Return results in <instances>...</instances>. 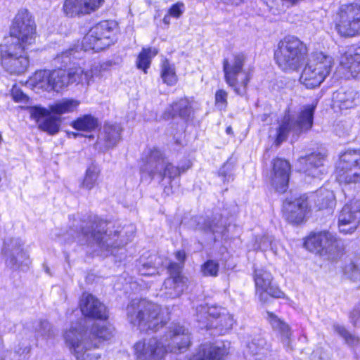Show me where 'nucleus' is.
I'll return each mask as SVG.
<instances>
[{
	"label": "nucleus",
	"instance_id": "nucleus-1",
	"mask_svg": "<svg viewBox=\"0 0 360 360\" xmlns=\"http://www.w3.org/2000/svg\"><path fill=\"white\" fill-rule=\"evenodd\" d=\"M74 229L70 228L67 235L76 240L80 244H96L100 248L110 251V248H119L127 244L133 238L136 227L132 224L117 226L113 231L107 233L108 224L96 217H88V220H82L78 229L77 225ZM111 250V253H112Z\"/></svg>",
	"mask_w": 360,
	"mask_h": 360
},
{
	"label": "nucleus",
	"instance_id": "nucleus-2",
	"mask_svg": "<svg viewBox=\"0 0 360 360\" xmlns=\"http://www.w3.org/2000/svg\"><path fill=\"white\" fill-rule=\"evenodd\" d=\"M112 335L110 327L96 323L89 330H84L79 323L66 331L64 338L77 360H98L101 354L92 352V349L98 348L102 341L109 340Z\"/></svg>",
	"mask_w": 360,
	"mask_h": 360
},
{
	"label": "nucleus",
	"instance_id": "nucleus-3",
	"mask_svg": "<svg viewBox=\"0 0 360 360\" xmlns=\"http://www.w3.org/2000/svg\"><path fill=\"white\" fill-rule=\"evenodd\" d=\"M127 319L141 330H157L165 324L161 309L146 300H133L126 309Z\"/></svg>",
	"mask_w": 360,
	"mask_h": 360
},
{
	"label": "nucleus",
	"instance_id": "nucleus-4",
	"mask_svg": "<svg viewBox=\"0 0 360 360\" xmlns=\"http://www.w3.org/2000/svg\"><path fill=\"white\" fill-rule=\"evenodd\" d=\"M307 48L294 36L285 37L279 41L274 53L276 63L285 72L297 71L304 64Z\"/></svg>",
	"mask_w": 360,
	"mask_h": 360
},
{
	"label": "nucleus",
	"instance_id": "nucleus-5",
	"mask_svg": "<svg viewBox=\"0 0 360 360\" xmlns=\"http://www.w3.org/2000/svg\"><path fill=\"white\" fill-rule=\"evenodd\" d=\"M143 161L145 164L141 169L142 172L146 173L152 179L157 176L161 181L168 179L169 183L180 176L181 173L185 172L190 167L189 165L181 167L174 166L169 162L165 154L156 148L148 150L143 158Z\"/></svg>",
	"mask_w": 360,
	"mask_h": 360
},
{
	"label": "nucleus",
	"instance_id": "nucleus-6",
	"mask_svg": "<svg viewBox=\"0 0 360 360\" xmlns=\"http://www.w3.org/2000/svg\"><path fill=\"white\" fill-rule=\"evenodd\" d=\"M316 103H311L302 107L296 119L292 118L289 111L285 112L279 122L276 129L275 144L278 146L288 139V134L298 136L302 132L311 129L314 122V114Z\"/></svg>",
	"mask_w": 360,
	"mask_h": 360
},
{
	"label": "nucleus",
	"instance_id": "nucleus-7",
	"mask_svg": "<svg viewBox=\"0 0 360 360\" xmlns=\"http://www.w3.org/2000/svg\"><path fill=\"white\" fill-rule=\"evenodd\" d=\"M246 57L243 53L234 56L233 61L230 63L228 59L223 61V71L226 84L240 96L246 93L247 86L250 79V73L243 68Z\"/></svg>",
	"mask_w": 360,
	"mask_h": 360
},
{
	"label": "nucleus",
	"instance_id": "nucleus-8",
	"mask_svg": "<svg viewBox=\"0 0 360 360\" xmlns=\"http://www.w3.org/2000/svg\"><path fill=\"white\" fill-rule=\"evenodd\" d=\"M116 27L113 21H101L92 27L84 37L82 41V49L85 51L94 50L100 51L109 46L112 40L111 37Z\"/></svg>",
	"mask_w": 360,
	"mask_h": 360
},
{
	"label": "nucleus",
	"instance_id": "nucleus-9",
	"mask_svg": "<svg viewBox=\"0 0 360 360\" xmlns=\"http://www.w3.org/2000/svg\"><path fill=\"white\" fill-rule=\"evenodd\" d=\"M197 317L199 322L207 321V329L214 328L219 334H224L231 329L234 320L225 309L217 307L200 305L197 307Z\"/></svg>",
	"mask_w": 360,
	"mask_h": 360
},
{
	"label": "nucleus",
	"instance_id": "nucleus-10",
	"mask_svg": "<svg viewBox=\"0 0 360 360\" xmlns=\"http://www.w3.org/2000/svg\"><path fill=\"white\" fill-rule=\"evenodd\" d=\"M305 248L312 252L326 256L328 259H336L342 253V249L334 236L329 231L311 233L304 242Z\"/></svg>",
	"mask_w": 360,
	"mask_h": 360
},
{
	"label": "nucleus",
	"instance_id": "nucleus-11",
	"mask_svg": "<svg viewBox=\"0 0 360 360\" xmlns=\"http://www.w3.org/2000/svg\"><path fill=\"white\" fill-rule=\"evenodd\" d=\"M335 29L344 37L360 34V6L356 4L342 5L335 18Z\"/></svg>",
	"mask_w": 360,
	"mask_h": 360
},
{
	"label": "nucleus",
	"instance_id": "nucleus-12",
	"mask_svg": "<svg viewBox=\"0 0 360 360\" xmlns=\"http://www.w3.org/2000/svg\"><path fill=\"white\" fill-rule=\"evenodd\" d=\"M11 35L20 39L22 44L30 45L34 43L36 25L27 10L18 11L11 28Z\"/></svg>",
	"mask_w": 360,
	"mask_h": 360
},
{
	"label": "nucleus",
	"instance_id": "nucleus-13",
	"mask_svg": "<svg viewBox=\"0 0 360 360\" xmlns=\"http://www.w3.org/2000/svg\"><path fill=\"white\" fill-rule=\"evenodd\" d=\"M22 246L23 243L20 238H11L4 242L2 252L6 257V264L10 268L15 269L29 266V256Z\"/></svg>",
	"mask_w": 360,
	"mask_h": 360
},
{
	"label": "nucleus",
	"instance_id": "nucleus-14",
	"mask_svg": "<svg viewBox=\"0 0 360 360\" xmlns=\"http://www.w3.org/2000/svg\"><path fill=\"white\" fill-rule=\"evenodd\" d=\"M360 223V200H354L345 205L338 217L340 232L352 233Z\"/></svg>",
	"mask_w": 360,
	"mask_h": 360
},
{
	"label": "nucleus",
	"instance_id": "nucleus-15",
	"mask_svg": "<svg viewBox=\"0 0 360 360\" xmlns=\"http://www.w3.org/2000/svg\"><path fill=\"white\" fill-rule=\"evenodd\" d=\"M291 166L288 161L276 158L272 162L270 181L272 186L279 193H284L288 188Z\"/></svg>",
	"mask_w": 360,
	"mask_h": 360
},
{
	"label": "nucleus",
	"instance_id": "nucleus-16",
	"mask_svg": "<svg viewBox=\"0 0 360 360\" xmlns=\"http://www.w3.org/2000/svg\"><path fill=\"white\" fill-rule=\"evenodd\" d=\"M134 347L139 360H162L166 354L165 345L155 338L137 342Z\"/></svg>",
	"mask_w": 360,
	"mask_h": 360
},
{
	"label": "nucleus",
	"instance_id": "nucleus-17",
	"mask_svg": "<svg viewBox=\"0 0 360 360\" xmlns=\"http://www.w3.org/2000/svg\"><path fill=\"white\" fill-rule=\"evenodd\" d=\"M190 334L188 330L179 324H173L166 335L165 345L172 352H181L190 345Z\"/></svg>",
	"mask_w": 360,
	"mask_h": 360
},
{
	"label": "nucleus",
	"instance_id": "nucleus-18",
	"mask_svg": "<svg viewBox=\"0 0 360 360\" xmlns=\"http://www.w3.org/2000/svg\"><path fill=\"white\" fill-rule=\"evenodd\" d=\"M307 207V198L304 195L293 200L286 199L283 205L284 217L290 223L300 224L305 217Z\"/></svg>",
	"mask_w": 360,
	"mask_h": 360
},
{
	"label": "nucleus",
	"instance_id": "nucleus-19",
	"mask_svg": "<svg viewBox=\"0 0 360 360\" xmlns=\"http://www.w3.org/2000/svg\"><path fill=\"white\" fill-rule=\"evenodd\" d=\"M79 305L82 314L86 317L101 320L108 317L105 306L91 294L84 293Z\"/></svg>",
	"mask_w": 360,
	"mask_h": 360
},
{
	"label": "nucleus",
	"instance_id": "nucleus-20",
	"mask_svg": "<svg viewBox=\"0 0 360 360\" xmlns=\"http://www.w3.org/2000/svg\"><path fill=\"white\" fill-rule=\"evenodd\" d=\"M254 280L257 292H260L259 297L266 295L275 298H281L284 293L276 286L272 284V276L264 269H255Z\"/></svg>",
	"mask_w": 360,
	"mask_h": 360
},
{
	"label": "nucleus",
	"instance_id": "nucleus-21",
	"mask_svg": "<svg viewBox=\"0 0 360 360\" xmlns=\"http://www.w3.org/2000/svg\"><path fill=\"white\" fill-rule=\"evenodd\" d=\"M122 131L120 124L105 123L98 136L96 148L105 150L114 147L120 141Z\"/></svg>",
	"mask_w": 360,
	"mask_h": 360
},
{
	"label": "nucleus",
	"instance_id": "nucleus-22",
	"mask_svg": "<svg viewBox=\"0 0 360 360\" xmlns=\"http://www.w3.org/2000/svg\"><path fill=\"white\" fill-rule=\"evenodd\" d=\"M325 158V155L321 153H312L305 157H301L298 159L300 169L308 176L319 177L326 172L323 165Z\"/></svg>",
	"mask_w": 360,
	"mask_h": 360
},
{
	"label": "nucleus",
	"instance_id": "nucleus-23",
	"mask_svg": "<svg viewBox=\"0 0 360 360\" xmlns=\"http://www.w3.org/2000/svg\"><path fill=\"white\" fill-rule=\"evenodd\" d=\"M229 349V343H205L199 347L193 355V360H220L228 354Z\"/></svg>",
	"mask_w": 360,
	"mask_h": 360
},
{
	"label": "nucleus",
	"instance_id": "nucleus-24",
	"mask_svg": "<svg viewBox=\"0 0 360 360\" xmlns=\"http://www.w3.org/2000/svg\"><path fill=\"white\" fill-rule=\"evenodd\" d=\"M102 1L103 0H65L63 11L70 17L89 13L97 9Z\"/></svg>",
	"mask_w": 360,
	"mask_h": 360
},
{
	"label": "nucleus",
	"instance_id": "nucleus-25",
	"mask_svg": "<svg viewBox=\"0 0 360 360\" xmlns=\"http://www.w3.org/2000/svg\"><path fill=\"white\" fill-rule=\"evenodd\" d=\"M358 92L352 87H341L333 94V105L340 110H347L356 105Z\"/></svg>",
	"mask_w": 360,
	"mask_h": 360
},
{
	"label": "nucleus",
	"instance_id": "nucleus-26",
	"mask_svg": "<svg viewBox=\"0 0 360 360\" xmlns=\"http://www.w3.org/2000/svg\"><path fill=\"white\" fill-rule=\"evenodd\" d=\"M186 281L184 276L167 278L161 288V295L171 299L179 297L186 288Z\"/></svg>",
	"mask_w": 360,
	"mask_h": 360
},
{
	"label": "nucleus",
	"instance_id": "nucleus-27",
	"mask_svg": "<svg viewBox=\"0 0 360 360\" xmlns=\"http://www.w3.org/2000/svg\"><path fill=\"white\" fill-rule=\"evenodd\" d=\"M333 64V58L322 52L313 53L309 58L307 65L311 66L315 70L326 79L330 74Z\"/></svg>",
	"mask_w": 360,
	"mask_h": 360
},
{
	"label": "nucleus",
	"instance_id": "nucleus-28",
	"mask_svg": "<svg viewBox=\"0 0 360 360\" xmlns=\"http://www.w3.org/2000/svg\"><path fill=\"white\" fill-rule=\"evenodd\" d=\"M198 229L205 233H210L213 235L223 236L226 231V223L224 221L221 214H215L212 219L200 218L198 221Z\"/></svg>",
	"mask_w": 360,
	"mask_h": 360
},
{
	"label": "nucleus",
	"instance_id": "nucleus-29",
	"mask_svg": "<svg viewBox=\"0 0 360 360\" xmlns=\"http://www.w3.org/2000/svg\"><path fill=\"white\" fill-rule=\"evenodd\" d=\"M28 45L22 44L20 39L11 36L10 39L0 46L1 60L15 57L20 54H26L25 50Z\"/></svg>",
	"mask_w": 360,
	"mask_h": 360
},
{
	"label": "nucleus",
	"instance_id": "nucleus-30",
	"mask_svg": "<svg viewBox=\"0 0 360 360\" xmlns=\"http://www.w3.org/2000/svg\"><path fill=\"white\" fill-rule=\"evenodd\" d=\"M1 65L11 74L20 75L24 73L30 64L27 54H20L15 57L5 58L1 60Z\"/></svg>",
	"mask_w": 360,
	"mask_h": 360
},
{
	"label": "nucleus",
	"instance_id": "nucleus-31",
	"mask_svg": "<svg viewBox=\"0 0 360 360\" xmlns=\"http://www.w3.org/2000/svg\"><path fill=\"white\" fill-rule=\"evenodd\" d=\"M267 316L268 321L274 330L279 333L283 345L291 349L290 336L292 333L290 326L273 313L268 311Z\"/></svg>",
	"mask_w": 360,
	"mask_h": 360
},
{
	"label": "nucleus",
	"instance_id": "nucleus-32",
	"mask_svg": "<svg viewBox=\"0 0 360 360\" xmlns=\"http://www.w3.org/2000/svg\"><path fill=\"white\" fill-rule=\"evenodd\" d=\"M340 63L349 70L352 77H358L360 75V47L345 52L340 57Z\"/></svg>",
	"mask_w": 360,
	"mask_h": 360
},
{
	"label": "nucleus",
	"instance_id": "nucleus-33",
	"mask_svg": "<svg viewBox=\"0 0 360 360\" xmlns=\"http://www.w3.org/2000/svg\"><path fill=\"white\" fill-rule=\"evenodd\" d=\"M314 207L318 210L329 209L335 207L336 201L332 191L321 188L312 195Z\"/></svg>",
	"mask_w": 360,
	"mask_h": 360
},
{
	"label": "nucleus",
	"instance_id": "nucleus-34",
	"mask_svg": "<svg viewBox=\"0 0 360 360\" xmlns=\"http://www.w3.org/2000/svg\"><path fill=\"white\" fill-rule=\"evenodd\" d=\"M161 265V259L156 255H150L148 258L141 257L136 264L139 274L142 276H153L158 273V266Z\"/></svg>",
	"mask_w": 360,
	"mask_h": 360
},
{
	"label": "nucleus",
	"instance_id": "nucleus-35",
	"mask_svg": "<svg viewBox=\"0 0 360 360\" xmlns=\"http://www.w3.org/2000/svg\"><path fill=\"white\" fill-rule=\"evenodd\" d=\"M248 352L252 356H257L256 359L261 360L271 352V345L262 337L254 338L247 346Z\"/></svg>",
	"mask_w": 360,
	"mask_h": 360
},
{
	"label": "nucleus",
	"instance_id": "nucleus-36",
	"mask_svg": "<svg viewBox=\"0 0 360 360\" xmlns=\"http://www.w3.org/2000/svg\"><path fill=\"white\" fill-rule=\"evenodd\" d=\"M325 78L319 74L318 70H314L311 66L306 65L300 78V82L307 89H314L319 86Z\"/></svg>",
	"mask_w": 360,
	"mask_h": 360
},
{
	"label": "nucleus",
	"instance_id": "nucleus-37",
	"mask_svg": "<svg viewBox=\"0 0 360 360\" xmlns=\"http://www.w3.org/2000/svg\"><path fill=\"white\" fill-rule=\"evenodd\" d=\"M336 179L340 184H356L360 181V167H348L346 169L336 166Z\"/></svg>",
	"mask_w": 360,
	"mask_h": 360
},
{
	"label": "nucleus",
	"instance_id": "nucleus-38",
	"mask_svg": "<svg viewBox=\"0 0 360 360\" xmlns=\"http://www.w3.org/2000/svg\"><path fill=\"white\" fill-rule=\"evenodd\" d=\"M30 84L35 88L46 91H53L51 83L50 70H39L35 72L30 79Z\"/></svg>",
	"mask_w": 360,
	"mask_h": 360
},
{
	"label": "nucleus",
	"instance_id": "nucleus-39",
	"mask_svg": "<svg viewBox=\"0 0 360 360\" xmlns=\"http://www.w3.org/2000/svg\"><path fill=\"white\" fill-rule=\"evenodd\" d=\"M80 104L78 100L63 98L49 105L51 112L62 115L73 112Z\"/></svg>",
	"mask_w": 360,
	"mask_h": 360
},
{
	"label": "nucleus",
	"instance_id": "nucleus-40",
	"mask_svg": "<svg viewBox=\"0 0 360 360\" xmlns=\"http://www.w3.org/2000/svg\"><path fill=\"white\" fill-rule=\"evenodd\" d=\"M336 166L346 169L348 167H360V150H347L340 156Z\"/></svg>",
	"mask_w": 360,
	"mask_h": 360
},
{
	"label": "nucleus",
	"instance_id": "nucleus-41",
	"mask_svg": "<svg viewBox=\"0 0 360 360\" xmlns=\"http://www.w3.org/2000/svg\"><path fill=\"white\" fill-rule=\"evenodd\" d=\"M67 75H68L69 84L81 83L86 84H89L94 76L92 70L85 71L81 67L70 68L67 72Z\"/></svg>",
	"mask_w": 360,
	"mask_h": 360
},
{
	"label": "nucleus",
	"instance_id": "nucleus-42",
	"mask_svg": "<svg viewBox=\"0 0 360 360\" xmlns=\"http://www.w3.org/2000/svg\"><path fill=\"white\" fill-rule=\"evenodd\" d=\"M51 83L53 91H58L69 84L67 72L63 69H57L50 71Z\"/></svg>",
	"mask_w": 360,
	"mask_h": 360
},
{
	"label": "nucleus",
	"instance_id": "nucleus-43",
	"mask_svg": "<svg viewBox=\"0 0 360 360\" xmlns=\"http://www.w3.org/2000/svg\"><path fill=\"white\" fill-rule=\"evenodd\" d=\"M101 170L98 165L91 164L86 170L85 176L82 183V188L87 190L92 189L97 184Z\"/></svg>",
	"mask_w": 360,
	"mask_h": 360
},
{
	"label": "nucleus",
	"instance_id": "nucleus-44",
	"mask_svg": "<svg viewBox=\"0 0 360 360\" xmlns=\"http://www.w3.org/2000/svg\"><path fill=\"white\" fill-rule=\"evenodd\" d=\"M171 110L168 112L169 116L179 115L182 118L188 117L191 112V107L187 99H180L170 106Z\"/></svg>",
	"mask_w": 360,
	"mask_h": 360
},
{
	"label": "nucleus",
	"instance_id": "nucleus-45",
	"mask_svg": "<svg viewBox=\"0 0 360 360\" xmlns=\"http://www.w3.org/2000/svg\"><path fill=\"white\" fill-rule=\"evenodd\" d=\"M333 329L347 345L355 347L359 343V338L350 333L345 326L335 323L333 325Z\"/></svg>",
	"mask_w": 360,
	"mask_h": 360
},
{
	"label": "nucleus",
	"instance_id": "nucleus-46",
	"mask_svg": "<svg viewBox=\"0 0 360 360\" xmlns=\"http://www.w3.org/2000/svg\"><path fill=\"white\" fill-rule=\"evenodd\" d=\"M158 51L155 49H143L139 54L136 60V66L138 69L142 70L144 73H147V69L150 67L151 59L155 56Z\"/></svg>",
	"mask_w": 360,
	"mask_h": 360
},
{
	"label": "nucleus",
	"instance_id": "nucleus-47",
	"mask_svg": "<svg viewBox=\"0 0 360 360\" xmlns=\"http://www.w3.org/2000/svg\"><path fill=\"white\" fill-rule=\"evenodd\" d=\"M98 126V120L91 115H85L78 117L72 123V127L77 130L91 131Z\"/></svg>",
	"mask_w": 360,
	"mask_h": 360
},
{
	"label": "nucleus",
	"instance_id": "nucleus-48",
	"mask_svg": "<svg viewBox=\"0 0 360 360\" xmlns=\"http://www.w3.org/2000/svg\"><path fill=\"white\" fill-rule=\"evenodd\" d=\"M161 77L163 82L169 86H173L177 82L175 68L167 60H165L162 65Z\"/></svg>",
	"mask_w": 360,
	"mask_h": 360
},
{
	"label": "nucleus",
	"instance_id": "nucleus-49",
	"mask_svg": "<svg viewBox=\"0 0 360 360\" xmlns=\"http://www.w3.org/2000/svg\"><path fill=\"white\" fill-rule=\"evenodd\" d=\"M60 120L56 117L47 115L39 123V127L44 131L51 135L56 134L59 131Z\"/></svg>",
	"mask_w": 360,
	"mask_h": 360
},
{
	"label": "nucleus",
	"instance_id": "nucleus-50",
	"mask_svg": "<svg viewBox=\"0 0 360 360\" xmlns=\"http://www.w3.org/2000/svg\"><path fill=\"white\" fill-rule=\"evenodd\" d=\"M344 271L350 279L354 281H360V257L347 264Z\"/></svg>",
	"mask_w": 360,
	"mask_h": 360
},
{
	"label": "nucleus",
	"instance_id": "nucleus-51",
	"mask_svg": "<svg viewBox=\"0 0 360 360\" xmlns=\"http://www.w3.org/2000/svg\"><path fill=\"white\" fill-rule=\"evenodd\" d=\"M36 331L38 335L45 339L52 338L55 335L54 330L51 323L47 321H39Z\"/></svg>",
	"mask_w": 360,
	"mask_h": 360
},
{
	"label": "nucleus",
	"instance_id": "nucleus-52",
	"mask_svg": "<svg viewBox=\"0 0 360 360\" xmlns=\"http://www.w3.org/2000/svg\"><path fill=\"white\" fill-rule=\"evenodd\" d=\"M234 165L231 162H226L220 168L219 176L224 182H229L233 180Z\"/></svg>",
	"mask_w": 360,
	"mask_h": 360
},
{
	"label": "nucleus",
	"instance_id": "nucleus-53",
	"mask_svg": "<svg viewBox=\"0 0 360 360\" xmlns=\"http://www.w3.org/2000/svg\"><path fill=\"white\" fill-rule=\"evenodd\" d=\"M219 264L214 260H208L201 266V271L205 276H217L219 271Z\"/></svg>",
	"mask_w": 360,
	"mask_h": 360
},
{
	"label": "nucleus",
	"instance_id": "nucleus-54",
	"mask_svg": "<svg viewBox=\"0 0 360 360\" xmlns=\"http://www.w3.org/2000/svg\"><path fill=\"white\" fill-rule=\"evenodd\" d=\"M50 110L39 106L29 108V112L32 118L36 120L39 123L50 114Z\"/></svg>",
	"mask_w": 360,
	"mask_h": 360
},
{
	"label": "nucleus",
	"instance_id": "nucleus-55",
	"mask_svg": "<svg viewBox=\"0 0 360 360\" xmlns=\"http://www.w3.org/2000/svg\"><path fill=\"white\" fill-rule=\"evenodd\" d=\"M228 93L223 89H219L215 94V103L216 105L220 109L224 110L226 108L228 101Z\"/></svg>",
	"mask_w": 360,
	"mask_h": 360
},
{
	"label": "nucleus",
	"instance_id": "nucleus-56",
	"mask_svg": "<svg viewBox=\"0 0 360 360\" xmlns=\"http://www.w3.org/2000/svg\"><path fill=\"white\" fill-rule=\"evenodd\" d=\"M268 248H270L274 253H276L277 248L273 238L271 236H265L261 239L259 248L262 251H265Z\"/></svg>",
	"mask_w": 360,
	"mask_h": 360
},
{
	"label": "nucleus",
	"instance_id": "nucleus-57",
	"mask_svg": "<svg viewBox=\"0 0 360 360\" xmlns=\"http://www.w3.org/2000/svg\"><path fill=\"white\" fill-rule=\"evenodd\" d=\"M273 13L284 10V0H262Z\"/></svg>",
	"mask_w": 360,
	"mask_h": 360
},
{
	"label": "nucleus",
	"instance_id": "nucleus-58",
	"mask_svg": "<svg viewBox=\"0 0 360 360\" xmlns=\"http://www.w3.org/2000/svg\"><path fill=\"white\" fill-rule=\"evenodd\" d=\"M349 320L354 326L360 325V302L354 306L350 312Z\"/></svg>",
	"mask_w": 360,
	"mask_h": 360
},
{
	"label": "nucleus",
	"instance_id": "nucleus-59",
	"mask_svg": "<svg viewBox=\"0 0 360 360\" xmlns=\"http://www.w3.org/2000/svg\"><path fill=\"white\" fill-rule=\"evenodd\" d=\"M11 96L15 102H26L27 96L16 86H13L11 89Z\"/></svg>",
	"mask_w": 360,
	"mask_h": 360
},
{
	"label": "nucleus",
	"instance_id": "nucleus-60",
	"mask_svg": "<svg viewBox=\"0 0 360 360\" xmlns=\"http://www.w3.org/2000/svg\"><path fill=\"white\" fill-rule=\"evenodd\" d=\"M184 7V5L182 2H177L172 6V7L168 11V13L169 15L174 18H179L183 13Z\"/></svg>",
	"mask_w": 360,
	"mask_h": 360
},
{
	"label": "nucleus",
	"instance_id": "nucleus-61",
	"mask_svg": "<svg viewBox=\"0 0 360 360\" xmlns=\"http://www.w3.org/2000/svg\"><path fill=\"white\" fill-rule=\"evenodd\" d=\"M182 267L183 264H181L171 262L167 267L168 271L169 272L170 274L169 278L182 276L181 275Z\"/></svg>",
	"mask_w": 360,
	"mask_h": 360
},
{
	"label": "nucleus",
	"instance_id": "nucleus-62",
	"mask_svg": "<svg viewBox=\"0 0 360 360\" xmlns=\"http://www.w3.org/2000/svg\"><path fill=\"white\" fill-rule=\"evenodd\" d=\"M77 53V50L76 48H70L68 50H66L63 52H62L61 55L58 57V59L62 58L63 63H68V60H66V58H70V56H72L73 58H77L75 54Z\"/></svg>",
	"mask_w": 360,
	"mask_h": 360
},
{
	"label": "nucleus",
	"instance_id": "nucleus-63",
	"mask_svg": "<svg viewBox=\"0 0 360 360\" xmlns=\"http://www.w3.org/2000/svg\"><path fill=\"white\" fill-rule=\"evenodd\" d=\"M176 259L184 265L185 259H186V253L184 250H179L175 254Z\"/></svg>",
	"mask_w": 360,
	"mask_h": 360
},
{
	"label": "nucleus",
	"instance_id": "nucleus-64",
	"mask_svg": "<svg viewBox=\"0 0 360 360\" xmlns=\"http://www.w3.org/2000/svg\"><path fill=\"white\" fill-rule=\"evenodd\" d=\"M170 16L169 15H167L164 17L163 18V22L165 23V24H169V20H170Z\"/></svg>",
	"mask_w": 360,
	"mask_h": 360
}]
</instances>
